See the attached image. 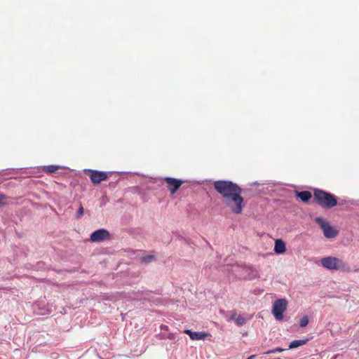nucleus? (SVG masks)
Returning <instances> with one entry per match:
<instances>
[{"label":"nucleus","mask_w":359,"mask_h":359,"mask_svg":"<svg viewBox=\"0 0 359 359\" xmlns=\"http://www.w3.org/2000/svg\"><path fill=\"white\" fill-rule=\"evenodd\" d=\"M285 350V349H284V348L278 347V348H273L271 350H269L265 353L269 355V354L275 353H280V352L284 351Z\"/></svg>","instance_id":"obj_20"},{"label":"nucleus","mask_w":359,"mask_h":359,"mask_svg":"<svg viewBox=\"0 0 359 359\" xmlns=\"http://www.w3.org/2000/svg\"><path fill=\"white\" fill-rule=\"evenodd\" d=\"M86 173L90 178L93 184H100L108 178L107 173L102 171L88 170Z\"/></svg>","instance_id":"obj_8"},{"label":"nucleus","mask_w":359,"mask_h":359,"mask_svg":"<svg viewBox=\"0 0 359 359\" xmlns=\"http://www.w3.org/2000/svg\"><path fill=\"white\" fill-rule=\"evenodd\" d=\"M320 263L323 267L330 270L341 269L343 271L350 272L349 266L341 259L334 257H326L320 259Z\"/></svg>","instance_id":"obj_5"},{"label":"nucleus","mask_w":359,"mask_h":359,"mask_svg":"<svg viewBox=\"0 0 359 359\" xmlns=\"http://www.w3.org/2000/svg\"><path fill=\"white\" fill-rule=\"evenodd\" d=\"M287 302L285 299H278L273 304L272 313L277 320H282L283 313L286 311Z\"/></svg>","instance_id":"obj_7"},{"label":"nucleus","mask_w":359,"mask_h":359,"mask_svg":"<svg viewBox=\"0 0 359 359\" xmlns=\"http://www.w3.org/2000/svg\"><path fill=\"white\" fill-rule=\"evenodd\" d=\"M274 251L278 254H282L286 251L285 244L282 240L276 241Z\"/></svg>","instance_id":"obj_13"},{"label":"nucleus","mask_w":359,"mask_h":359,"mask_svg":"<svg viewBox=\"0 0 359 359\" xmlns=\"http://www.w3.org/2000/svg\"><path fill=\"white\" fill-rule=\"evenodd\" d=\"M184 332L188 334L191 340H203L210 335L206 332H192L190 330H185Z\"/></svg>","instance_id":"obj_11"},{"label":"nucleus","mask_w":359,"mask_h":359,"mask_svg":"<svg viewBox=\"0 0 359 359\" xmlns=\"http://www.w3.org/2000/svg\"><path fill=\"white\" fill-rule=\"evenodd\" d=\"M309 324V318L306 316L302 317L299 322V325L302 327H306Z\"/></svg>","instance_id":"obj_18"},{"label":"nucleus","mask_w":359,"mask_h":359,"mask_svg":"<svg viewBox=\"0 0 359 359\" xmlns=\"http://www.w3.org/2000/svg\"><path fill=\"white\" fill-rule=\"evenodd\" d=\"M59 168L60 167L57 165H50L45 166L43 168V171H45L47 173L52 174V173H55L59 169Z\"/></svg>","instance_id":"obj_16"},{"label":"nucleus","mask_w":359,"mask_h":359,"mask_svg":"<svg viewBox=\"0 0 359 359\" xmlns=\"http://www.w3.org/2000/svg\"><path fill=\"white\" fill-rule=\"evenodd\" d=\"M84 209L82 205L80 203V206L76 213V217L80 219L83 215Z\"/></svg>","instance_id":"obj_19"},{"label":"nucleus","mask_w":359,"mask_h":359,"mask_svg":"<svg viewBox=\"0 0 359 359\" xmlns=\"http://www.w3.org/2000/svg\"><path fill=\"white\" fill-rule=\"evenodd\" d=\"M242 191L241 189L222 201L224 204L236 215L241 214L245 206L244 198L241 196Z\"/></svg>","instance_id":"obj_4"},{"label":"nucleus","mask_w":359,"mask_h":359,"mask_svg":"<svg viewBox=\"0 0 359 359\" xmlns=\"http://www.w3.org/2000/svg\"><path fill=\"white\" fill-rule=\"evenodd\" d=\"M313 201L326 209L332 208L337 205V198L334 194L318 189H313Z\"/></svg>","instance_id":"obj_1"},{"label":"nucleus","mask_w":359,"mask_h":359,"mask_svg":"<svg viewBox=\"0 0 359 359\" xmlns=\"http://www.w3.org/2000/svg\"><path fill=\"white\" fill-rule=\"evenodd\" d=\"M308 341H309L308 339H300V340H294L290 343L288 349L298 348L301 346L306 344L308 342Z\"/></svg>","instance_id":"obj_15"},{"label":"nucleus","mask_w":359,"mask_h":359,"mask_svg":"<svg viewBox=\"0 0 359 359\" xmlns=\"http://www.w3.org/2000/svg\"><path fill=\"white\" fill-rule=\"evenodd\" d=\"M315 222L323 230V234L327 238H334L338 235V231L321 217H316Z\"/></svg>","instance_id":"obj_6"},{"label":"nucleus","mask_w":359,"mask_h":359,"mask_svg":"<svg viewBox=\"0 0 359 359\" xmlns=\"http://www.w3.org/2000/svg\"><path fill=\"white\" fill-rule=\"evenodd\" d=\"M215 189L221 195L222 201L242 189L236 183L228 180H217L213 184Z\"/></svg>","instance_id":"obj_2"},{"label":"nucleus","mask_w":359,"mask_h":359,"mask_svg":"<svg viewBox=\"0 0 359 359\" xmlns=\"http://www.w3.org/2000/svg\"><path fill=\"white\" fill-rule=\"evenodd\" d=\"M215 189L221 195L222 201L242 189L236 183L228 180H217L213 184Z\"/></svg>","instance_id":"obj_3"},{"label":"nucleus","mask_w":359,"mask_h":359,"mask_svg":"<svg viewBox=\"0 0 359 359\" xmlns=\"http://www.w3.org/2000/svg\"><path fill=\"white\" fill-rule=\"evenodd\" d=\"M156 259L154 255H146L141 258V262L143 264H149Z\"/></svg>","instance_id":"obj_17"},{"label":"nucleus","mask_w":359,"mask_h":359,"mask_svg":"<svg viewBox=\"0 0 359 359\" xmlns=\"http://www.w3.org/2000/svg\"><path fill=\"white\" fill-rule=\"evenodd\" d=\"M164 181L167 184V188L172 194H175L182 184V181L179 179L165 177Z\"/></svg>","instance_id":"obj_9"},{"label":"nucleus","mask_w":359,"mask_h":359,"mask_svg":"<svg viewBox=\"0 0 359 359\" xmlns=\"http://www.w3.org/2000/svg\"><path fill=\"white\" fill-rule=\"evenodd\" d=\"M109 238V233L106 229H98L90 235V240L93 242H101Z\"/></svg>","instance_id":"obj_10"},{"label":"nucleus","mask_w":359,"mask_h":359,"mask_svg":"<svg viewBox=\"0 0 359 359\" xmlns=\"http://www.w3.org/2000/svg\"><path fill=\"white\" fill-rule=\"evenodd\" d=\"M255 357H256L255 355H252L249 356L247 359H254Z\"/></svg>","instance_id":"obj_21"},{"label":"nucleus","mask_w":359,"mask_h":359,"mask_svg":"<svg viewBox=\"0 0 359 359\" xmlns=\"http://www.w3.org/2000/svg\"><path fill=\"white\" fill-rule=\"evenodd\" d=\"M231 320L236 322V323L238 325H243L245 323V319L241 315H238L236 313H233L231 316Z\"/></svg>","instance_id":"obj_14"},{"label":"nucleus","mask_w":359,"mask_h":359,"mask_svg":"<svg viewBox=\"0 0 359 359\" xmlns=\"http://www.w3.org/2000/svg\"><path fill=\"white\" fill-rule=\"evenodd\" d=\"M296 196L304 203L308 202L312 198V194L309 191H297Z\"/></svg>","instance_id":"obj_12"}]
</instances>
